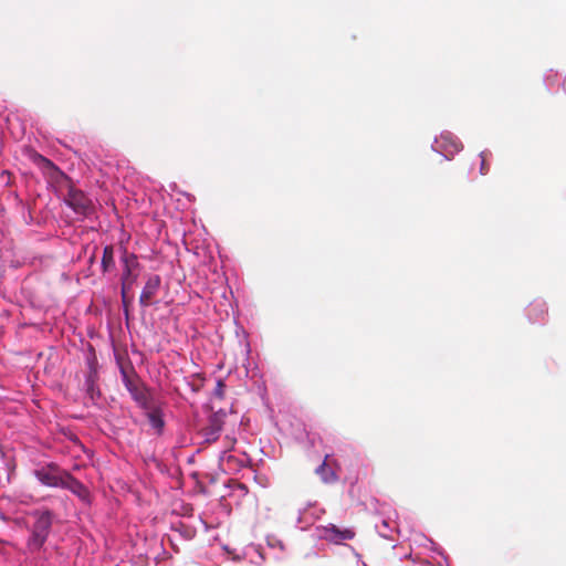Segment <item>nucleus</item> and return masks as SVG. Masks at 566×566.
<instances>
[{"mask_svg": "<svg viewBox=\"0 0 566 566\" xmlns=\"http://www.w3.org/2000/svg\"><path fill=\"white\" fill-rule=\"evenodd\" d=\"M123 382L135 402L143 409L153 407L154 397L149 388L140 380L134 369L130 371L122 368Z\"/></svg>", "mask_w": 566, "mask_h": 566, "instance_id": "obj_1", "label": "nucleus"}, {"mask_svg": "<svg viewBox=\"0 0 566 566\" xmlns=\"http://www.w3.org/2000/svg\"><path fill=\"white\" fill-rule=\"evenodd\" d=\"M36 517L35 523L32 526L31 536L28 539V548L31 552H38L44 545L51 527H52V513L49 510L36 511L33 513Z\"/></svg>", "mask_w": 566, "mask_h": 566, "instance_id": "obj_2", "label": "nucleus"}, {"mask_svg": "<svg viewBox=\"0 0 566 566\" xmlns=\"http://www.w3.org/2000/svg\"><path fill=\"white\" fill-rule=\"evenodd\" d=\"M65 201L78 214L88 216L93 212L92 201L82 190L76 189L70 180H67Z\"/></svg>", "mask_w": 566, "mask_h": 566, "instance_id": "obj_3", "label": "nucleus"}, {"mask_svg": "<svg viewBox=\"0 0 566 566\" xmlns=\"http://www.w3.org/2000/svg\"><path fill=\"white\" fill-rule=\"evenodd\" d=\"M122 262L124 264L122 274V296L125 298L126 291L129 290L137 280L139 262L134 253H128L127 251H124Z\"/></svg>", "mask_w": 566, "mask_h": 566, "instance_id": "obj_4", "label": "nucleus"}, {"mask_svg": "<svg viewBox=\"0 0 566 566\" xmlns=\"http://www.w3.org/2000/svg\"><path fill=\"white\" fill-rule=\"evenodd\" d=\"M66 471L61 470L56 464H48L34 471L35 478L43 484L50 488H61L63 476Z\"/></svg>", "mask_w": 566, "mask_h": 566, "instance_id": "obj_5", "label": "nucleus"}, {"mask_svg": "<svg viewBox=\"0 0 566 566\" xmlns=\"http://www.w3.org/2000/svg\"><path fill=\"white\" fill-rule=\"evenodd\" d=\"M161 285L159 275H151L145 283V286L139 295V304L143 307H148L154 304V298L157 295Z\"/></svg>", "mask_w": 566, "mask_h": 566, "instance_id": "obj_6", "label": "nucleus"}, {"mask_svg": "<svg viewBox=\"0 0 566 566\" xmlns=\"http://www.w3.org/2000/svg\"><path fill=\"white\" fill-rule=\"evenodd\" d=\"M61 488L70 490L73 494H75L83 501L88 500L90 492L86 489V486L82 482L76 480L73 475H71L69 472H65Z\"/></svg>", "mask_w": 566, "mask_h": 566, "instance_id": "obj_7", "label": "nucleus"}, {"mask_svg": "<svg viewBox=\"0 0 566 566\" xmlns=\"http://www.w3.org/2000/svg\"><path fill=\"white\" fill-rule=\"evenodd\" d=\"M223 413H213L209 419V424L202 430L207 442H214L223 427Z\"/></svg>", "mask_w": 566, "mask_h": 566, "instance_id": "obj_8", "label": "nucleus"}, {"mask_svg": "<svg viewBox=\"0 0 566 566\" xmlns=\"http://www.w3.org/2000/svg\"><path fill=\"white\" fill-rule=\"evenodd\" d=\"M325 534L334 543H340L343 541H350L355 537V531L352 528L340 530L334 524L325 527Z\"/></svg>", "mask_w": 566, "mask_h": 566, "instance_id": "obj_9", "label": "nucleus"}, {"mask_svg": "<svg viewBox=\"0 0 566 566\" xmlns=\"http://www.w3.org/2000/svg\"><path fill=\"white\" fill-rule=\"evenodd\" d=\"M85 385L87 397L92 403H97L98 399L101 398V390L97 386V370L95 368H91L86 376Z\"/></svg>", "mask_w": 566, "mask_h": 566, "instance_id": "obj_10", "label": "nucleus"}, {"mask_svg": "<svg viewBox=\"0 0 566 566\" xmlns=\"http://www.w3.org/2000/svg\"><path fill=\"white\" fill-rule=\"evenodd\" d=\"M327 459L328 455H326L323 463L316 468L315 473L321 478V480L324 483H335L338 478L334 469L327 462Z\"/></svg>", "mask_w": 566, "mask_h": 566, "instance_id": "obj_11", "label": "nucleus"}, {"mask_svg": "<svg viewBox=\"0 0 566 566\" xmlns=\"http://www.w3.org/2000/svg\"><path fill=\"white\" fill-rule=\"evenodd\" d=\"M145 410L150 426L157 431V433H160L165 424L160 409L154 401L153 407Z\"/></svg>", "mask_w": 566, "mask_h": 566, "instance_id": "obj_12", "label": "nucleus"}, {"mask_svg": "<svg viewBox=\"0 0 566 566\" xmlns=\"http://www.w3.org/2000/svg\"><path fill=\"white\" fill-rule=\"evenodd\" d=\"M114 268H115L114 248H113V245H106L103 250V256H102L103 272H108L109 270H113Z\"/></svg>", "mask_w": 566, "mask_h": 566, "instance_id": "obj_13", "label": "nucleus"}, {"mask_svg": "<svg viewBox=\"0 0 566 566\" xmlns=\"http://www.w3.org/2000/svg\"><path fill=\"white\" fill-rule=\"evenodd\" d=\"M224 388H226V384L222 379H219L217 381V386L214 388V396L218 397L219 399H222L224 397Z\"/></svg>", "mask_w": 566, "mask_h": 566, "instance_id": "obj_14", "label": "nucleus"}, {"mask_svg": "<svg viewBox=\"0 0 566 566\" xmlns=\"http://www.w3.org/2000/svg\"><path fill=\"white\" fill-rule=\"evenodd\" d=\"M480 157H481L480 172H481V175H486L490 169V166L486 161V157H485L484 153H481Z\"/></svg>", "mask_w": 566, "mask_h": 566, "instance_id": "obj_15", "label": "nucleus"}, {"mask_svg": "<svg viewBox=\"0 0 566 566\" xmlns=\"http://www.w3.org/2000/svg\"><path fill=\"white\" fill-rule=\"evenodd\" d=\"M38 163H43L48 166H53L52 161L46 159L45 157H43L42 155H36V159H35Z\"/></svg>", "mask_w": 566, "mask_h": 566, "instance_id": "obj_16", "label": "nucleus"}]
</instances>
